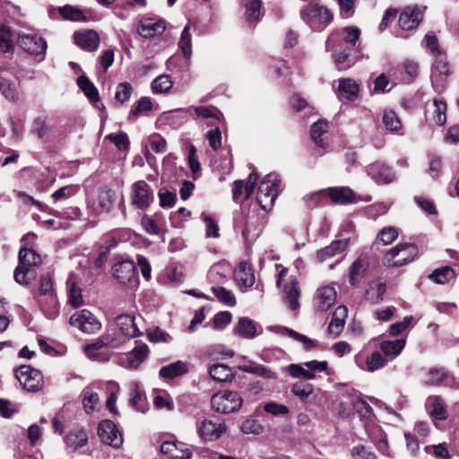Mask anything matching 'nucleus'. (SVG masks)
<instances>
[{
    "instance_id": "f257e3e1",
    "label": "nucleus",
    "mask_w": 459,
    "mask_h": 459,
    "mask_svg": "<svg viewBox=\"0 0 459 459\" xmlns=\"http://www.w3.org/2000/svg\"><path fill=\"white\" fill-rule=\"evenodd\" d=\"M360 30L358 27L347 26L332 32L326 39L325 48L333 52V58L340 65L348 61L350 49L359 41Z\"/></svg>"
},
{
    "instance_id": "f03ea898",
    "label": "nucleus",
    "mask_w": 459,
    "mask_h": 459,
    "mask_svg": "<svg viewBox=\"0 0 459 459\" xmlns=\"http://www.w3.org/2000/svg\"><path fill=\"white\" fill-rule=\"evenodd\" d=\"M52 277L47 273L39 278L38 290L33 292V298L39 309L48 319H56L59 315V302L54 290Z\"/></svg>"
},
{
    "instance_id": "7ed1b4c3",
    "label": "nucleus",
    "mask_w": 459,
    "mask_h": 459,
    "mask_svg": "<svg viewBox=\"0 0 459 459\" xmlns=\"http://www.w3.org/2000/svg\"><path fill=\"white\" fill-rule=\"evenodd\" d=\"M18 258L19 264L13 273L14 280L21 285H29L37 277V273L33 267L41 264V257L31 247H22Z\"/></svg>"
},
{
    "instance_id": "20e7f679",
    "label": "nucleus",
    "mask_w": 459,
    "mask_h": 459,
    "mask_svg": "<svg viewBox=\"0 0 459 459\" xmlns=\"http://www.w3.org/2000/svg\"><path fill=\"white\" fill-rule=\"evenodd\" d=\"M300 18L312 30L321 31L333 22V14L327 6L312 2L300 10Z\"/></svg>"
},
{
    "instance_id": "39448f33",
    "label": "nucleus",
    "mask_w": 459,
    "mask_h": 459,
    "mask_svg": "<svg viewBox=\"0 0 459 459\" xmlns=\"http://www.w3.org/2000/svg\"><path fill=\"white\" fill-rule=\"evenodd\" d=\"M418 255L419 248L416 244H398L385 253L383 262L389 267H400L412 262Z\"/></svg>"
},
{
    "instance_id": "423d86ee",
    "label": "nucleus",
    "mask_w": 459,
    "mask_h": 459,
    "mask_svg": "<svg viewBox=\"0 0 459 459\" xmlns=\"http://www.w3.org/2000/svg\"><path fill=\"white\" fill-rule=\"evenodd\" d=\"M280 191V179L277 174L266 175L258 186L256 201L264 211H270Z\"/></svg>"
},
{
    "instance_id": "0eeeda50",
    "label": "nucleus",
    "mask_w": 459,
    "mask_h": 459,
    "mask_svg": "<svg viewBox=\"0 0 459 459\" xmlns=\"http://www.w3.org/2000/svg\"><path fill=\"white\" fill-rule=\"evenodd\" d=\"M242 403V397L238 393L231 390L218 391L211 397V407L217 413L235 412L241 408Z\"/></svg>"
},
{
    "instance_id": "6e6552de",
    "label": "nucleus",
    "mask_w": 459,
    "mask_h": 459,
    "mask_svg": "<svg viewBox=\"0 0 459 459\" xmlns=\"http://www.w3.org/2000/svg\"><path fill=\"white\" fill-rule=\"evenodd\" d=\"M15 377L28 392H39L44 386L41 372L30 365H22L15 370Z\"/></svg>"
},
{
    "instance_id": "1a4fd4ad",
    "label": "nucleus",
    "mask_w": 459,
    "mask_h": 459,
    "mask_svg": "<svg viewBox=\"0 0 459 459\" xmlns=\"http://www.w3.org/2000/svg\"><path fill=\"white\" fill-rule=\"evenodd\" d=\"M154 199L152 187L144 181L138 180L131 186V204L138 209H147Z\"/></svg>"
},
{
    "instance_id": "9d476101",
    "label": "nucleus",
    "mask_w": 459,
    "mask_h": 459,
    "mask_svg": "<svg viewBox=\"0 0 459 459\" xmlns=\"http://www.w3.org/2000/svg\"><path fill=\"white\" fill-rule=\"evenodd\" d=\"M196 431L203 441H215L227 431V426L222 421L216 422L211 419H204L196 423Z\"/></svg>"
},
{
    "instance_id": "9b49d317",
    "label": "nucleus",
    "mask_w": 459,
    "mask_h": 459,
    "mask_svg": "<svg viewBox=\"0 0 459 459\" xmlns=\"http://www.w3.org/2000/svg\"><path fill=\"white\" fill-rule=\"evenodd\" d=\"M69 323L86 333H94L101 327L100 322L87 309L74 313L70 317Z\"/></svg>"
},
{
    "instance_id": "f8f14e48",
    "label": "nucleus",
    "mask_w": 459,
    "mask_h": 459,
    "mask_svg": "<svg viewBox=\"0 0 459 459\" xmlns=\"http://www.w3.org/2000/svg\"><path fill=\"white\" fill-rule=\"evenodd\" d=\"M98 435L102 443L118 448L123 443V437L117 425L109 420L100 422Z\"/></svg>"
},
{
    "instance_id": "ddd939ff",
    "label": "nucleus",
    "mask_w": 459,
    "mask_h": 459,
    "mask_svg": "<svg viewBox=\"0 0 459 459\" xmlns=\"http://www.w3.org/2000/svg\"><path fill=\"white\" fill-rule=\"evenodd\" d=\"M18 44L32 56H44L47 50V42L37 34L20 33L18 35Z\"/></svg>"
},
{
    "instance_id": "4468645a",
    "label": "nucleus",
    "mask_w": 459,
    "mask_h": 459,
    "mask_svg": "<svg viewBox=\"0 0 459 459\" xmlns=\"http://www.w3.org/2000/svg\"><path fill=\"white\" fill-rule=\"evenodd\" d=\"M116 200V193L108 186L99 189L98 195L92 200L91 209L97 214L108 213L111 211Z\"/></svg>"
},
{
    "instance_id": "2eb2a0df",
    "label": "nucleus",
    "mask_w": 459,
    "mask_h": 459,
    "mask_svg": "<svg viewBox=\"0 0 459 459\" xmlns=\"http://www.w3.org/2000/svg\"><path fill=\"white\" fill-rule=\"evenodd\" d=\"M426 7L419 5L406 6L399 16V24L403 30H409L417 28L421 22Z\"/></svg>"
},
{
    "instance_id": "dca6fc26",
    "label": "nucleus",
    "mask_w": 459,
    "mask_h": 459,
    "mask_svg": "<svg viewBox=\"0 0 459 459\" xmlns=\"http://www.w3.org/2000/svg\"><path fill=\"white\" fill-rule=\"evenodd\" d=\"M149 355V348L145 343L139 342L127 353L120 357V364L131 369L137 368Z\"/></svg>"
},
{
    "instance_id": "f3484780",
    "label": "nucleus",
    "mask_w": 459,
    "mask_h": 459,
    "mask_svg": "<svg viewBox=\"0 0 459 459\" xmlns=\"http://www.w3.org/2000/svg\"><path fill=\"white\" fill-rule=\"evenodd\" d=\"M336 291L332 286L319 288L314 297V307L316 311L328 310L336 301Z\"/></svg>"
},
{
    "instance_id": "a211bd4d",
    "label": "nucleus",
    "mask_w": 459,
    "mask_h": 459,
    "mask_svg": "<svg viewBox=\"0 0 459 459\" xmlns=\"http://www.w3.org/2000/svg\"><path fill=\"white\" fill-rule=\"evenodd\" d=\"M367 173L377 184H388L395 178L392 169L380 161L368 165Z\"/></svg>"
},
{
    "instance_id": "6ab92c4d",
    "label": "nucleus",
    "mask_w": 459,
    "mask_h": 459,
    "mask_svg": "<svg viewBox=\"0 0 459 459\" xmlns=\"http://www.w3.org/2000/svg\"><path fill=\"white\" fill-rule=\"evenodd\" d=\"M368 268V258L366 255H359L349 268L350 284L358 285L366 277Z\"/></svg>"
},
{
    "instance_id": "aec40b11",
    "label": "nucleus",
    "mask_w": 459,
    "mask_h": 459,
    "mask_svg": "<svg viewBox=\"0 0 459 459\" xmlns=\"http://www.w3.org/2000/svg\"><path fill=\"white\" fill-rule=\"evenodd\" d=\"M116 324L119 332L128 337L135 338L143 335L135 324V316L133 314H122L116 317Z\"/></svg>"
},
{
    "instance_id": "412c9836",
    "label": "nucleus",
    "mask_w": 459,
    "mask_h": 459,
    "mask_svg": "<svg viewBox=\"0 0 459 459\" xmlns=\"http://www.w3.org/2000/svg\"><path fill=\"white\" fill-rule=\"evenodd\" d=\"M74 42L84 50L92 52L97 50L100 45V38L96 31L85 30L74 33Z\"/></svg>"
},
{
    "instance_id": "4be33fe9",
    "label": "nucleus",
    "mask_w": 459,
    "mask_h": 459,
    "mask_svg": "<svg viewBox=\"0 0 459 459\" xmlns=\"http://www.w3.org/2000/svg\"><path fill=\"white\" fill-rule=\"evenodd\" d=\"M355 363L361 369H365L369 372H374L383 368L385 365L386 361L380 352L375 351L371 355L368 356L366 359L360 354L356 355Z\"/></svg>"
},
{
    "instance_id": "5701e85b",
    "label": "nucleus",
    "mask_w": 459,
    "mask_h": 459,
    "mask_svg": "<svg viewBox=\"0 0 459 459\" xmlns=\"http://www.w3.org/2000/svg\"><path fill=\"white\" fill-rule=\"evenodd\" d=\"M113 275L120 283H126L134 278L135 265L133 261L124 260L112 267Z\"/></svg>"
},
{
    "instance_id": "b1692460",
    "label": "nucleus",
    "mask_w": 459,
    "mask_h": 459,
    "mask_svg": "<svg viewBox=\"0 0 459 459\" xmlns=\"http://www.w3.org/2000/svg\"><path fill=\"white\" fill-rule=\"evenodd\" d=\"M165 23L162 21H154L145 18L140 21L137 31L143 38H152L156 34H161L165 30Z\"/></svg>"
},
{
    "instance_id": "393cba45",
    "label": "nucleus",
    "mask_w": 459,
    "mask_h": 459,
    "mask_svg": "<svg viewBox=\"0 0 459 459\" xmlns=\"http://www.w3.org/2000/svg\"><path fill=\"white\" fill-rule=\"evenodd\" d=\"M161 454L169 459H191L192 452L184 444L164 442L160 446Z\"/></svg>"
},
{
    "instance_id": "a878e982",
    "label": "nucleus",
    "mask_w": 459,
    "mask_h": 459,
    "mask_svg": "<svg viewBox=\"0 0 459 459\" xmlns=\"http://www.w3.org/2000/svg\"><path fill=\"white\" fill-rule=\"evenodd\" d=\"M347 316V307L345 306L337 307L333 313L332 320L328 325V333L333 337L339 336L343 330Z\"/></svg>"
},
{
    "instance_id": "bb28decb",
    "label": "nucleus",
    "mask_w": 459,
    "mask_h": 459,
    "mask_svg": "<svg viewBox=\"0 0 459 459\" xmlns=\"http://www.w3.org/2000/svg\"><path fill=\"white\" fill-rule=\"evenodd\" d=\"M298 284L299 282L296 279H291L283 288V301L285 305L293 311L299 307V299L300 291Z\"/></svg>"
},
{
    "instance_id": "cd10ccee",
    "label": "nucleus",
    "mask_w": 459,
    "mask_h": 459,
    "mask_svg": "<svg viewBox=\"0 0 459 459\" xmlns=\"http://www.w3.org/2000/svg\"><path fill=\"white\" fill-rule=\"evenodd\" d=\"M233 332L245 339H253L260 333L257 325L247 317H240L235 325Z\"/></svg>"
},
{
    "instance_id": "c85d7f7f",
    "label": "nucleus",
    "mask_w": 459,
    "mask_h": 459,
    "mask_svg": "<svg viewBox=\"0 0 459 459\" xmlns=\"http://www.w3.org/2000/svg\"><path fill=\"white\" fill-rule=\"evenodd\" d=\"M111 342L112 341L109 340L108 336L103 337L85 346L84 351L86 355L91 359L106 361L108 359V355L107 353L102 352L101 350L108 346V344H110Z\"/></svg>"
},
{
    "instance_id": "c756f323",
    "label": "nucleus",
    "mask_w": 459,
    "mask_h": 459,
    "mask_svg": "<svg viewBox=\"0 0 459 459\" xmlns=\"http://www.w3.org/2000/svg\"><path fill=\"white\" fill-rule=\"evenodd\" d=\"M188 372V363L177 360L160 368L159 375L164 379H174Z\"/></svg>"
},
{
    "instance_id": "7c9ffc66",
    "label": "nucleus",
    "mask_w": 459,
    "mask_h": 459,
    "mask_svg": "<svg viewBox=\"0 0 459 459\" xmlns=\"http://www.w3.org/2000/svg\"><path fill=\"white\" fill-rule=\"evenodd\" d=\"M359 84L352 79L345 78L339 80L338 98L340 100H354L359 94Z\"/></svg>"
},
{
    "instance_id": "2f4dec72",
    "label": "nucleus",
    "mask_w": 459,
    "mask_h": 459,
    "mask_svg": "<svg viewBox=\"0 0 459 459\" xmlns=\"http://www.w3.org/2000/svg\"><path fill=\"white\" fill-rule=\"evenodd\" d=\"M234 278L238 285L250 288L255 283V274L252 268L245 262L238 264L234 272Z\"/></svg>"
},
{
    "instance_id": "473e14b6",
    "label": "nucleus",
    "mask_w": 459,
    "mask_h": 459,
    "mask_svg": "<svg viewBox=\"0 0 459 459\" xmlns=\"http://www.w3.org/2000/svg\"><path fill=\"white\" fill-rule=\"evenodd\" d=\"M327 192L333 203L345 204L355 201L354 192L347 186L329 187Z\"/></svg>"
},
{
    "instance_id": "72a5a7b5",
    "label": "nucleus",
    "mask_w": 459,
    "mask_h": 459,
    "mask_svg": "<svg viewBox=\"0 0 459 459\" xmlns=\"http://www.w3.org/2000/svg\"><path fill=\"white\" fill-rule=\"evenodd\" d=\"M66 447L75 451L78 448L83 447L88 443L87 432L83 429L71 430L64 437Z\"/></svg>"
},
{
    "instance_id": "f704fd0d",
    "label": "nucleus",
    "mask_w": 459,
    "mask_h": 459,
    "mask_svg": "<svg viewBox=\"0 0 459 459\" xmlns=\"http://www.w3.org/2000/svg\"><path fill=\"white\" fill-rule=\"evenodd\" d=\"M427 406L429 410L430 416L437 420H446L447 412L446 404L439 396H429L427 399Z\"/></svg>"
},
{
    "instance_id": "c9c22d12",
    "label": "nucleus",
    "mask_w": 459,
    "mask_h": 459,
    "mask_svg": "<svg viewBox=\"0 0 459 459\" xmlns=\"http://www.w3.org/2000/svg\"><path fill=\"white\" fill-rule=\"evenodd\" d=\"M348 247L346 239L333 241L329 246L317 251L316 256L320 262H324L344 251Z\"/></svg>"
},
{
    "instance_id": "e433bc0d",
    "label": "nucleus",
    "mask_w": 459,
    "mask_h": 459,
    "mask_svg": "<svg viewBox=\"0 0 459 459\" xmlns=\"http://www.w3.org/2000/svg\"><path fill=\"white\" fill-rule=\"evenodd\" d=\"M314 385L308 383L298 382L294 383L290 387V392L298 397L302 403L312 402L314 395Z\"/></svg>"
},
{
    "instance_id": "4c0bfd02",
    "label": "nucleus",
    "mask_w": 459,
    "mask_h": 459,
    "mask_svg": "<svg viewBox=\"0 0 459 459\" xmlns=\"http://www.w3.org/2000/svg\"><path fill=\"white\" fill-rule=\"evenodd\" d=\"M406 341L405 339H397L394 341H383L379 344L381 351L385 356H390L392 359L397 357L404 349Z\"/></svg>"
},
{
    "instance_id": "58836bf2",
    "label": "nucleus",
    "mask_w": 459,
    "mask_h": 459,
    "mask_svg": "<svg viewBox=\"0 0 459 459\" xmlns=\"http://www.w3.org/2000/svg\"><path fill=\"white\" fill-rule=\"evenodd\" d=\"M58 11L62 18L65 20H69L72 22L87 21V17L84 13V11L76 6L65 4L64 6L59 7Z\"/></svg>"
},
{
    "instance_id": "ea45409f",
    "label": "nucleus",
    "mask_w": 459,
    "mask_h": 459,
    "mask_svg": "<svg viewBox=\"0 0 459 459\" xmlns=\"http://www.w3.org/2000/svg\"><path fill=\"white\" fill-rule=\"evenodd\" d=\"M209 374L212 379L219 382H226L233 377L231 368L224 364H214L211 366Z\"/></svg>"
},
{
    "instance_id": "a19ab883",
    "label": "nucleus",
    "mask_w": 459,
    "mask_h": 459,
    "mask_svg": "<svg viewBox=\"0 0 459 459\" xmlns=\"http://www.w3.org/2000/svg\"><path fill=\"white\" fill-rule=\"evenodd\" d=\"M246 20L251 23H256L261 17V0H249L246 4Z\"/></svg>"
},
{
    "instance_id": "79ce46f5",
    "label": "nucleus",
    "mask_w": 459,
    "mask_h": 459,
    "mask_svg": "<svg viewBox=\"0 0 459 459\" xmlns=\"http://www.w3.org/2000/svg\"><path fill=\"white\" fill-rule=\"evenodd\" d=\"M455 277V271L449 266L436 269L429 275V278L437 284H445Z\"/></svg>"
},
{
    "instance_id": "37998d69",
    "label": "nucleus",
    "mask_w": 459,
    "mask_h": 459,
    "mask_svg": "<svg viewBox=\"0 0 459 459\" xmlns=\"http://www.w3.org/2000/svg\"><path fill=\"white\" fill-rule=\"evenodd\" d=\"M77 83L91 102H97L99 100V92L97 88L86 76L82 75L78 77Z\"/></svg>"
},
{
    "instance_id": "c03bdc74",
    "label": "nucleus",
    "mask_w": 459,
    "mask_h": 459,
    "mask_svg": "<svg viewBox=\"0 0 459 459\" xmlns=\"http://www.w3.org/2000/svg\"><path fill=\"white\" fill-rule=\"evenodd\" d=\"M130 404L137 410L143 411L142 403L144 399L143 392L141 390L137 382H132L129 385Z\"/></svg>"
},
{
    "instance_id": "a18cd8bd",
    "label": "nucleus",
    "mask_w": 459,
    "mask_h": 459,
    "mask_svg": "<svg viewBox=\"0 0 459 459\" xmlns=\"http://www.w3.org/2000/svg\"><path fill=\"white\" fill-rule=\"evenodd\" d=\"M212 291L215 295L217 299L222 304L228 307L235 306L236 298L230 290H228L223 287L213 286L212 287Z\"/></svg>"
},
{
    "instance_id": "49530a36",
    "label": "nucleus",
    "mask_w": 459,
    "mask_h": 459,
    "mask_svg": "<svg viewBox=\"0 0 459 459\" xmlns=\"http://www.w3.org/2000/svg\"><path fill=\"white\" fill-rule=\"evenodd\" d=\"M432 73L434 75L445 77L451 74L449 65L446 56L442 53L435 56V62L432 65Z\"/></svg>"
},
{
    "instance_id": "de8ad7c7",
    "label": "nucleus",
    "mask_w": 459,
    "mask_h": 459,
    "mask_svg": "<svg viewBox=\"0 0 459 459\" xmlns=\"http://www.w3.org/2000/svg\"><path fill=\"white\" fill-rule=\"evenodd\" d=\"M152 103L150 100V98L147 97H142L136 106H134L128 115V119L131 121L135 120L140 115L148 112L152 109Z\"/></svg>"
},
{
    "instance_id": "09e8293b",
    "label": "nucleus",
    "mask_w": 459,
    "mask_h": 459,
    "mask_svg": "<svg viewBox=\"0 0 459 459\" xmlns=\"http://www.w3.org/2000/svg\"><path fill=\"white\" fill-rule=\"evenodd\" d=\"M178 47L181 49L184 57L189 58L192 55V40L190 34V26L187 24L181 32L178 41Z\"/></svg>"
},
{
    "instance_id": "8fccbe9b",
    "label": "nucleus",
    "mask_w": 459,
    "mask_h": 459,
    "mask_svg": "<svg viewBox=\"0 0 459 459\" xmlns=\"http://www.w3.org/2000/svg\"><path fill=\"white\" fill-rule=\"evenodd\" d=\"M172 86L173 82L167 74L159 75L152 82V89L154 93H167Z\"/></svg>"
},
{
    "instance_id": "3c124183",
    "label": "nucleus",
    "mask_w": 459,
    "mask_h": 459,
    "mask_svg": "<svg viewBox=\"0 0 459 459\" xmlns=\"http://www.w3.org/2000/svg\"><path fill=\"white\" fill-rule=\"evenodd\" d=\"M328 124L325 121L318 120L311 127V137L315 143L320 147H325V143L321 135L327 131Z\"/></svg>"
},
{
    "instance_id": "603ef678",
    "label": "nucleus",
    "mask_w": 459,
    "mask_h": 459,
    "mask_svg": "<svg viewBox=\"0 0 459 459\" xmlns=\"http://www.w3.org/2000/svg\"><path fill=\"white\" fill-rule=\"evenodd\" d=\"M14 48V44L12 39L11 30L4 26L0 25V49L3 52H11Z\"/></svg>"
},
{
    "instance_id": "864d4df0",
    "label": "nucleus",
    "mask_w": 459,
    "mask_h": 459,
    "mask_svg": "<svg viewBox=\"0 0 459 459\" xmlns=\"http://www.w3.org/2000/svg\"><path fill=\"white\" fill-rule=\"evenodd\" d=\"M382 119L385 128L389 131L397 132L402 127L399 117L393 110H385L383 114Z\"/></svg>"
},
{
    "instance_id": "5fc2aeb1",
    "label": "nucleus",
    "mask_w": 459,
    "mask_h": 459,
    "mask_svg": "<svg viewBox=\"0 0 459 459\" xmlns=\"http://www.w3.org/2000/svg\"><path fill=\"white\" fill-rule=\"evenodd\" d=\"M303 364H290L288 366V371L292 377L302 378L306 380L314 379L316 375L307 368H304Z\"/></svg>"
},
{
    "instance_id": "6e6d98bb",
    "label": "nucleus",
    "mask_w": 459,
    "mask_h": 459,
    "mask_svg": "<svg viewBox=\"0 0 459 459\" xmlns=\"http://www.w3.org/2000/svg\"><path fill=\"white\" fill-rule=\"evenodd\" d=\"M386 286L384 282H379L376 287H370L367 291L368 299L373 303L377 304L383 300V296L385 292Z\"/></svg>"
},
{
    "instance_id": "4d7b16f0",
    "label": "nucleus",
    "mask_w": 459,
    "mask_h": 459,
    "mask_svg": "<svg viewBox=\"0 0 459 459\" xmlns=\"http://www.w3.org/2000/svg\"><path fill=\"white\" fill-rule=\"evenodd\" d=\"M110 388V394L109 396L107 399L106 406L109 410V411L113 414H118V410L116 406V403L117 400V393L120 389L118 384L116 382H108V384Z\"/></svg>"
},
{
    "instance_id": "13d9d810",
    "label": "nucleus",
    "mask_w": 459,
    "mask_h": 459,
    "mask_svg": "<svg viewBox=\"0 0 459 459\" xmlns=\"http://www.w3.org/2000/svg\"><path fill=\"white\" fill-rule=\"evenodd\" d=\"M99 394L95 392H92L90 389H85L83 391V399L82 403L84 410L87 413H91L94 411L95 406L99 403Z\"/></svg>"
},
{
    "instance_id": "bf43d9fd",
    "label": "nucleus",
    "mask_w": 459,
    "mask_h": 459,
    "mask_svg": "<svg viewBox=\"0 0 459 459\" xmlns=\"http://www.w3.org/2000/svg\"><path fill=\"white\" fill-rule=\"evenodd\" d=\"M0 91L7 100H12L13 102L18 100V92L15 85L7 81L6 79L1 78Z\"/></svg>"
},
{
    "instance_id": "052dcab7",
    "label": "nucleus",
    "mask_w": 459,
    "mask_h": 459,
    "mask_svg": "<svg viewBox=\"0 0 459 459\" xmlns=\"http://www.w3.org/2000/svg\"><path fill=\"white\" fill-rule=\"evenodd\" d=\"M133 91V87L128 82H121L117 86L115 99L119 103H124L129 100Z\"/></svg>"
},
{
    "instance_id": "680f3d73",
    "label": "nucleus",
    "mask_w": 459,
    "mask_h": 459,
    "mask_svg": "<svg viewBox=\"0 0 459 459\" xmlns=\"http://www.w3.org/2000/svg\"><path fill=\"white\" fill-rule=\"evenodd\" d=\"M398 238V230L394 227H385L377 234V238L384 245L392 244Z\"/></svg>"
},
{
    "instance_id": "e2e57ef3",
    "label": "nucleus",
    "mask_w": 459,
    "mask_h": 459,
    "mask_svg": "<svg viewBox=\"0 0 459 459\" xmlns=\"http://www.w3.org/2000/svg\"><path fill=\"white\" fill-rule=\"evenodd\" d=\"M68 299L69 303L74 307H80L83 304L82 290L77 287L75 282H72L69 286Z\"/></svg>"
},
{
    "instance_id": "0e129e2a",
    "label": "nucleus",
    "mask_w": 459,
    "mask_h": 459,
    "mask_svg": "<svg viewBox=\"0 0 459 459\" xmlns=\"http://www.w3.org/2000/svg\"><path fill=\"white\" fill-rule=\"evenodd\" d=\"M147 336H148V339L152 342H164V343H168V342H170L172 341V336L164 332L163 330H161L160 328L157 327L152 331H149L148 333H147Z\"/></svg>"
},
{
    "instance_id": "69168bd1",
    "label": "nucleus",
    "mask_w": 459,
    "mask_h": 459,
    "mask_svg": "<svg viewBox=\"0 0 459 459\" xmlns=\"http://www.w3.org/2000/svg\"><path fill=\"white\" fill-rule=\"evenodd\" d=\"M245 370L248 373L257 375L266 379L276 378V374L274 372L262 365L247 366Z\"/></svg>"
},
{
    "instance_id": "338daca9",
    "label": "nucleus",
    "mask_w": 459,
    "mask_h": 459,
    "mask_svg": "<svg viewBox=\"0 0 459 459\" xmlns=\"http://www.w3.org/2000/svg\"><path fill=\"white\" fill-rule=\"evenodd\" d=\"M194 110L196 116L204 118L214 117L220 120L222 117V114L214 107H195Z\"/></svg>"
},
{
    "instance_id": "774afa93",
    "label": "nucleus",
    "mask_w": 459,
    "mask_h": 459,
    "mask_svg": "<svg viewBox=\"0 0 459 459\" xmlns=\"http://www.w3.org/2000/svg\"><path fill=\"white\" fill-rule=\"evenodd\" d=\"M77 191V187L75 186H62L56 191H55L51 197L54 200V202H57L63 199H67L71 196H73Z\"/></svg>"
}]
</instances>
